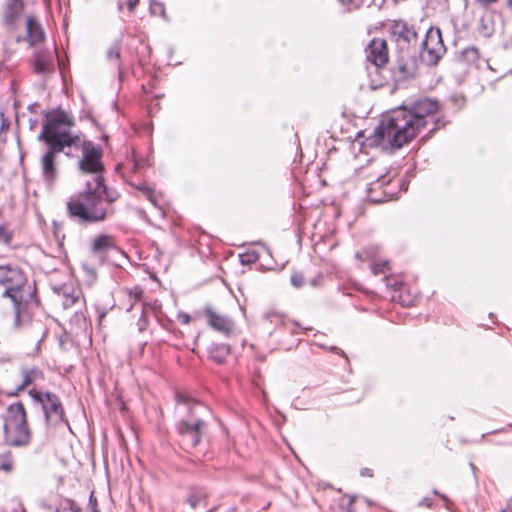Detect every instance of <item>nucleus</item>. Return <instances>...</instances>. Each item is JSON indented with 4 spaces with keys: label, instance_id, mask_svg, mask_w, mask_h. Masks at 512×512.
Listing matches in <instances>:
<instances>
[{
    "label": "nucleus",
    "instance_id": "obj_1",
    "mask_svg": "<svg viewBox=\"0 0 512 512\" xmlns=\"http://www.w3.org/2000/svg\"><path fill=\"white\" fill-rule=\"evenodd\" d=\"M439 109L437 101L424 98L413 104L410 109H395L383 115L373 133V143L401 148L416 137L426 126L427 118Z\"/></svg>",
    "mask_w": 512,
    "mask_h": 512
},
{
    "label": "nucleus",
    "instance_id": "obj_2",
    "mask_svg": "<svg viewBox=\"0 0 512 512\" xmlns=\"http://www.w3.org/2000/svg\"><path fill=\"white\" fill-rule=\"evenodd\" d=\"M73 124L72 118L66 112H52L47 116L46 122L37 137L48 147L41 157L40 164L43 180L49 186L54 184L58 175L56 155L63 152L66 147L77 145L80 141L79 135L72 134L69 131Z\"/></svg>",
    "mask_w": 512,
    "mask_h": 512
},
{
    "label": "nucleus",
    "instance_id": "obj_3",
    "mask_svg": "<svg viewBox=\"0 0 512 512\" xmlns=\"http://www.w3.org/2000/svg\"><path fill=\"white\" fill-rule=\"evenodd\" d=\"M119 196L98 176L96 181L87 182L85 191L71 197L67 203L68 214L84 224L105 221L115 214L114 203Z\"/></svg>",
    "mask_w": 512,
    "mask_h": 512
},
{
    "label": "nucleus",
    "instance_id": "obj_4",
    "mask_svg": "<svg viewBox=\"0 0 512 512\" xmlns=\"http://www.w3.org/2000/svg\"><path fill=\"white\" fill-rule=\"evenodd\" d=\"M0 290L13 306L15 327L29 323L32 310L37 305L36 288L29 283L24 272L16 266H0Z\"/></svg>",
    "mask_w": 512,
    "mask_h": 512
},
{
    "label": "nucleus",
    "instance_id": "obj_5",
    "mask_svg": "<svg viewBox=\"0 0 512 512\" xmlns=\"http://www.w3.org/2000/svg\"><path fill=\"white\" fill-rule=\"evenodd\" d=\"M4 441L11 447H26L31 441L24 405L17 402L9 405L4 418Z\"/></svg>",
    "mask_w": 512,
    "mask_h": 512
},
{
    "label": "nucleus",
    "instance_id": "obj_6",
    "mask_svg": "<svg viewBox=\"0 0 512 512\" xmlns=\"http://www.w3.org/2000/svg\"><path fill=\"white\" fill-rule=\"evenodd\" d=\"M177 402L179 404H186V400L182 395H177ZM187 406L190 414L187 418H183L178 422L177 431L182 437L183 444L188 448H194L199 444L205 426V422L200 417V412L205 407L198 402H189Z\"/></svg>",
    "mask_w": 512,
    "mask_h": 512
},
{
    "label": "nucleus",
    "instance_id": "obj_7",
    "mask_svg": "<svg viewBox=\"0 0 512 512\" xmlns=\"http://www.w3.org/2000/svg\"><path fill=\"white\" fill-rule=\"evenodd\" d=\"M76 148H81L82 157L79 159L78 168L82 173L94 174V180L97 177H103L102 172L104 171V165L102 163L103 150L101 146L94 144L90 140H81L77 145H73Z\"/></svg>",
    "mask_w": 512,
    "mask_h": 512
},
{
    "label": "nucleus",
    "instance_id": "obj_8",
    "mask_svg": "<svg viewBox=\"0 0 512 512\" xmlns=\"http://www.w3.org/2000/svg\"><path fill=\"white\" fill-rule=\"evenodd\" d=\"M445 52L446 48L440 29L434 27L429 28L422 42V60L428 65H436Z\"/></svg>",
    "mask_w": 512,
    "mask_h": 512
},
{
    "label": "nucleus",
    "instance_id": "obj_9",
    "mask_svg": "<svg viewBox=\"0 0 512 512\" xmlns=\"http://www.w3.org/2000/svg\"><path fill=\"white\" fill-rule=\"evenodd\" d=\"M29 395L38 403H41L46 420L58 424L64 420V410L59 398L50 392L42 393L35 389L29 390Z\"/></svg>",
    "mask_w": 512,
    "mask_h": 512
},
{
    "label": "nucleus",
    "instance_id": "obj_10",
    "mask_svg": "<svg viewBox=\"0 0 512 512\" xmlns=\"http://www.w3.org/2000/svg\"><path fill=\"white\" fill-rule=\"evenodd\" d=\"M392 40L401 50H408L416 45L418 34L415 28L403 20H394L389 25Z\"/></svg>",
    "mask_w": 512,
    "mask_h": 512
},
{
    "label": "nucleus",
    "instance_id": "obj_11",
    "mask_svg": "<svg viewBox=\"0 0 512 512\" xmlns=\"http://www.w3.org/2000/svg\"><path fill=\"white\" fill-rule=\"evenodd\" d=\"M366 59L376 68L384 67L389 60L388 47L386 40L374 38L365 49Z\"/></svg>",
    "mask_w": 512,
    "mask_h": 512
},
{
    "label": "nucleus",
    "instance_id": "obj_12",
    "mask_svg": "<svg viewBox=\"0 0 512 512\" xmlns=\"http://www.w3.org/2000/svg\"><path fill=\"white\" fill-rule=\"evenodd\" d=\"M23 0H6L2 8V24L8 30H14L22 17Z\"/></svg>",
    "mask_w": 512,
    "mask_h": 512
},
{
    "label": "nucleus",
    "instance_id": "obj_13",
    "mask_svg": "<svg viewBox=\"0 0 512 512\" xmlns=\"http://www.w3.org/2000/svg\"><path fill=\"white\" fill-rule=\"evenodd\" d=\"M204 315L207 319L208 325L211 328L223 333L226 336L232 335L234 333L235 324L230 318L218 314L209 306L205 307Z\"/></svg>",
    "mask_w": 512,
    "mask_h": 512
},
{
    "label": "nucleus",
    "instance_id": "obj_14",
    "mask_svg": "<svg viewBox=\"0 0 512 512\" xmlns=\"http://www.w3.org/2000/svg\"><path fill=\"white\" fill-rule=\"evenodd\" d=\"M112 249H116V244L114 238L110 235H99L92 242L91 251L101 262L104 261V255Z\"/></svg>",
    "mask_w": 512,
    "mask_h": 512
},
{
    "label": "nucleus",
    "instance_id": "obj_15",
    "mask_svg": "<svg viewBox=\"0 0 512 512\" xmlns=\"http://www.w3.org/2000/svg\"><path fill=\"white\" fill-rule=\"evenodd\" d=\"M33 70L37 74H46L53 71V58L47 51H38L32 60Z\"/></svg>",
    "mask_w": 512,
    "mask_h": 512
},
{
    "label": "nucleus",
    "instance_id": "obj_16",
    "mask_svg": "<svg viewBox=\"0 0 512 512\" xmlns=\"http://www.w3.org/2000/svg\"><path fill=\"white\" fill-rule=\"evenodd\" d=\"M26 31L27 39L31 45H35L44 41V30L33 17L27 18Z\"/></svg>",
    "mask_w": 512,
    "mask_h": 512
},
{
    "label": "nucleus",
    "instance_id": "obj_17",
    "mask_svg": "<svg viewBox=\"0 0 512 512\" xmlns=\"http://www.w3.org/2000/svg\"><path fill=\"white\" fill-rule=\"evenodd\" d=\"M22 383L17 387V391H22L35 382L44 378L43 372L37 367H25L21 369Z\"/></svg>",
    "mask_w": 512,
    "mask_h": 512
},
{
    "label": "nucleus",
    "instance_id": "obj_18",
    "mask_svg": "<svg viewBox=\"0 0 512 512\" xmlns=\"http://www.w3.org/2000/svg\"><path fill=\"white\" fill-rule=\"evenodd\" d=\"M264 317L271 323L281 325L285 332H288L292 335L299 333L300 325L297 322L283 319V317L276 312H268L264 315Z\"/></svg>",
    "mask_w": 512,
    "mask_h": 512
},
{
    "label": "nucleus",
    "instance_id": "obj_19",
    "mask_svg": "<svg viewBox=\"0 0 512 512\" xmlns=\"http://www.w3.org/2000/svg\"><path fill=\"white\" fill-rule=\"evenodd\" d=\"M57 292L58 295L62 297V304L64 308H70L73 306L81 296L80 289L67 284L60 287Z\"/></svg>",
    "mask_w": 512,
    "mask_h": 512
},
{
    "label": "nucleus",
    "instance_id": "obj_20",
    "mask_svg": "<svg viewBox=\"0 0 512 512\" xmlns=\"http://www.w3.org/2000/svg\"><path fill=\"white\" fill-rule=\"evenodd\" d=\"M414 72H415L414 62L411 60H406L404 58V56H401L398 59L397 65L394 68V73L397 75V77L399 79L411 77L414 75Z\"/></svg>",
    "mask_w": 512,
    "mask_h": 512
},
{
    "label": "nucleus",
    "instance_id": "obj_21",
    "mask_svg": "<svg viewBox=\"0 0 512 512\" xmlns=\"http://www.w3.org/2000/svg\"><path fill=\"white\" fill-rule=\"evenodd\" d=\"M209 354L214 362L222 364L230 354V347L226 344H214L211 346Z\"/></svg>",
    "mask_w": 512,
    "mask_h": 512
},
{
    "label": "nucleus",
    "instance_id": "obj_22",
    "mask_svg": "<svg viewBox=\"0 0 512 512\" xmlns=\"http://www.w3.org/2000/svg\"><path fill=\"white\" fill-rule=\"evenodd\" d=\"M480 59V53L478 48L471 46L462 50L461 61L467 65H476Z\"/></svg>",
    "mask_w": 512,
    "mask_h": 512
},
{
    "label": "nucleus",
    "instance_id": "obj_23",
    "mask_svg": "<svg viewBox=\"0 0 512 512\" xmlns=\"http://www.w3.org/2000/svg\"><path fill=\"white\" fill-rule=\"evenodd\" d=\"M14 470V456L11 451L0 453V471L10 474Z\"/></svg>",
    "mask_w": 512,
    "mask_h": 512
},
{
    "label": "nucleus",
    "instance_id": "obj_24",
    "mask_svg": "<svg viewBox=\"0 0 512 512\" xmlns=\"http://www.w3.org/2000/svg\"><path fill=\"white\" fill-rule=\"evenodd\" d=\"M389 269H390L389 262L386 260H384V261L372 260V262H371V270L374 275L384 274Z\"/></svg>",
    "mask_w": 512,
    "mask_h": 512
},
{
    "label": "nucleus",
    "instance_id": "obj_25",
    "mask_svg": "<svg viewBox=\"0 0 512 512\" xmlns=\"http://www.w3.org/2000/svg\"><path fill=\"white\" fill-rule=\"evenodd\" d=\"M348 10L358 9L364 5H369L372 0H339Z\"/></svg>",
    "mask_w": 512,
    "mask_h": 512
},
{
    "label": "nucleus",
    "instance_id": "obj_26",
    "mask_svg": "<svg viewBox=\"0 0 512 512\" xmlns=\"http://www.w3.org/2000/svg\"><path fill=\"white\" fill-rule=\"evenodd\" d=\"M107 58L109 61L118 62L120 59V43L115 42L107 51Z\"/></svg>",
    "mask_w": 512,
    "mask_h": 512
},
{
    "label": "nucleus",
    "instance_id": "obj_27",
    "mask_svg": "<svg viewBox=\"0 0 512 512\" xmlns=\"http://www.w3.org/2000/svg\"><path fill=\"white\" fill-rule=\"evenodd\" d=\"M202 502H204V497L202 494L196 492H191L189 494L188 503L193 509L200 506Z\"/></svg>",
    "mask_w": 512,
    "mask_h": 512
},
{
    "label": "nucleus",
    "instance_id": "obj_28",
    "mask_svg": "<svg viewBox=\"0 0 512 512\" xmlns=\"http://www.w3.org/2000/svg\"><path fill=\"white\" fill-rule=\"evenodd\" d=\"M139 189L143 192V194L154 206H159V197L156 195L154 191H152L148 187H139Z\"/></svg>",
    "mask_w": 512,
    "mask_h": 512
},
{
    "label": "nucleus",
    "instance_id": "obj_29",
    "mask_svg": "<svg viewBox=\"0 0 512 512\" xmlns=\"http://www.w3.org/2000/svg\"><path fill=\"white\" fill-rule=\"evenodd\" d=\"M150 10L152 14H160L162 17H165V9L163 3L151 0L150 2Z\"/></svg>",
    "mask_w": 512,
    "mask_h": 512
},
{
    "label": "nucleus",
    "instance_id": "obj_30",
    "mask_svg": "<svg viewBox=\"0 0 512 512\" xmlns=\"http://www.w3.org/2000/svg\"><path fill=\"white\" fill-rule=\"evenodd\" d=\"M12 240V232L5 226H0V243L9 244Z\"/></svg>",
    "mask_w": 512,
    "mask_h": 512
},
{
    "label": "nucleus",
    "instance_id": "obj_31",
    "mask_svg": "<svg viewBox=\"0 0 512 512\" xmlns=\"http://www.w3.org/2000/svg\"><path fill=\"white\" fill-rule=\"evenodd\" d=\"M291 284L295 287V288H300L303 286L304 284V277L301 273L299 272H295L292 274L291 276Z\"/></svg>",
    "mask_w": 512,
    "mask_h": 512
},
{
    "label": "nucleus",
    "instance_id": "obj_32",
    "mask_svg": "<svg viewBox=\"0 0 512 512\" xmlns=\"http://www.w3.org/2000/svg\"><path fill=\"white\" fill-rule=\"evenodd\" d=\"M142 289H140L139 287H135L133 290H131L129 292V296L130 298H133V303L130 305V307L127 309L128 311H130L133 306H134V303L138 300H140L141 296H142Z\"/></svg>",
    "mask_w": 512,
    "mask_h": 512
},
{
    "label": "nucleus",
    "instance_id": "obj_33",
    "mask_svg": "<svg viewBox=\"0 0 512 512\" xmlns=\"http://www.w3.org/2000/svg\"><path fill=\"white\" fill-rule=\"evenodd\" d=\"M56 512H78V509L74 507V503L70 500H66Z\"/></svg>",
    "mask_w": 512,
    "mask_h": 512
},
{
    "label": "nucleus",
    "instance_id": "obj_34",
    "mask_svg": "<svg viewBox=\"0 0 512 512\" xmlns=\"http://www.w3.org/2000/svg\"><path fill=\"white\" fill-rule=\"evenodd\" d=\"M419 506L431 508L433 506V500L431 498L425 497L419 502Z\"/></svg>",
    "mask_w": 512,
    "mask_h": 512
},
{
    "label": "nucleus",
    "instance_id": "obj_35",
    "mask_svg": "<svg viewBox=\"0 0 512 512\" xmlns=\"http://www.w3.org/2000/svg\"><path fill=\"white\" fill-rule=\"evenodd\" d=\"M178 319L183 323V324H189L190 323V320H191V317L190 315H188L187 313H180L178 315Z\"/></svg>",
    "mask_w": 512,
    "mask_h": 512
},
{
    "label": "nucleus",
    "instance_id": "obj_36",
    "mask_svg": "<svg viewBox=\"0 0 512 512\" xmlns=\"http://www.w3.org/2000/svg\"><path fill=\"white\" fill-rule=\"evenodd\" d=\"M433 493L437 496H439L444 502H445V507L448 509L449 508V503H450V500L447 498L446 495L444 494H441L440 492H438L437 490H434Z\"/></svg>",
    "mask_w": 512,
    "mask_h": 512
},
{
    "label": "nucleus",
    "instance_id": "obj_37",
    "mask_svg": "<svg viewBox=\"0 0 512 512\" xmlns=\"http://www.w3.org/2000/svg\"><path fill=\"white\" fill-rule=\"evenodd\" d=\"M255 257L254 255L252 254H244V255H241V261L244 263V262H253L255 261Z\"/></svg>",
    "mask_w": 512,
    "mask_h": 512
},
{
    "label": "nucleus",
    "instance_id": "obj_38",
    "mask_svg": "<svg viewBox=\"0 0 512 512\" xmlns=\"http://www.w3.org/2000/svg\"><path fill=\"white\" fill-rule=\"evenodd\" d=\"M139 0H126L127 7L130 11H133L137 6Z\"/></svg>",
    "mask_w": 512,
    "mask_h": 512
},
{
    "label": "nucleus",
    "instance_id": "obj_39",
    "mask_svg": "<svg viewBox=\"0 0 512 512\" xmlns=\"http://www.w3.org/2000/svg\"><path fill=\"white\" fill-rule=\"evenodd\" d=\"M356 257L359 259H366V258L370 257V254H369V251L365 249L360 252H357Z\"/></svg>",
    "mask_w": 512,
    "mask_h": 512
},
{
    "label": "nucleus",
    "instance_id": "obj_40",
    "mask_svg": "<svg viewBox=\"0 0 512 512\" xmlns=\"http://www.w3.org/2000/svg\"><path fill=\"white\" fill-rule=\"evenodd\" d=\"M479 4H481L482 6H488V5H491L493 3H496L498 2L499 0H476Z\"/></svg>",
    "mask_w": 512,
    "mask_h": 512
},
{
    "label": "nucleus",
    "instance_id": "obj_41",
    "mask_svg": "<svg viewBox=\"0 0 512 512\" xmlns=\"http://www.w3.org/2000/svg\"><path fill=\"white\" fill-rule=\"evenodd\" d=\"M361 475H362V476H369V477H371V476H372V473H371V470H370V469L365 468V469H363V470L361 471Z\"/></svg>",
    "mask_w": 512,
    "mask_h": 512
},
{
    "label": "nucleus",
    "instance_id": "obj_42",
    "mask_svg": "<svg viewBox=\"0 0 512 512\" xmlns=\"http://www.w3.org/2000/svg\"><path fill=\"white\" fill-rule=\"evenodd\" d=\"M13 512H25V509L22 504H18L17 508H15Z\"/></svg>",
    "mask_w": 512,
    "mask_h": 512
},
{
    "label": "nucleus",
    "instance_id": "obj_43",
    "mask_svg": "<svg viewBox=\"0 0 512 512\" xmlns=\"http://www.w3.org/2000/svg\"><path fill=\"white\" fill-rule=\"evenodd\" d=\"M144 164V161H135V164H134V167L135 169H139L140 167H142Z\"/></svg>",
    "mask_w": 512,
    "mask_h": 512
},
{
    "label": "nucleus",
    "instance_id": "obj_44",
    "mask_svg": "<svg viewBox=\"0 0 512 512\" xmlns=\"http://www.w3.org/2000/svg\"><path fill=\"white\" fill-rule=\"evenodd\" d=\"M507 6L510 10H512V0H507Z\"/></svg>",
    "mask_w": 512,
    "mask_h": 512
},
{
    "label": "nucleus",
    "instance_id": "obj_45",
    "mask_svg": "<svg viewBox=\"0 0 512 512\" xmlns=\"http://www.w3.org/2000/svg\"><path fill=\"white\" fill-rule=\"evenodd\" d=\"M384 183H385V180H384V179H382V180H380V179H379V180H377V184H379V185H382V184H384Z\"/></svg>",
    "mask_w": 512,
    "mask_h": 512
},
{
    "label": "nucleus",
    "instance_id": "obj_46",
    "mask_svg": "<svg viewBox=\"0 0 512 512\" xmlns=\"http://www.w3.org/2000/svg\"><path fill=\"white\" fill-rule=\"evenodd\" d=\"M501 512H506L505 510H502Z\"/></svg>",
    "mask_w": 512,
    "mask_h": 512
}]
</instances>
